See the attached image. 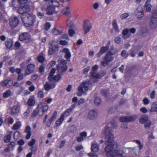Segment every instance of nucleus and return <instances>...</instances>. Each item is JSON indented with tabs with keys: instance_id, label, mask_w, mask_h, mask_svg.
<instances>
[{
	"instance_id": "nucleus-1",
	"label": "nucleus",
	"mask_w": 157,
	"mask_h": 157,
	"mask_svg": "<svg viewBox=\"0 0 157 157\" xmlns=\"http://www.w3.org/2000/svg\"><path fill=\"white\" fill-rule=\"evenodd\" d=\"M111 123L107 125H106L103 131L104 134L105 139V144L113 143L114 139V136L113 134L112 133L111 129L110 128L109 125L112 124Z\"/></svg>"
},
{
	"instance_id": "nucleus-2",
	"label": "nucleus",
	"mask_w": 157,
	"mask_h": 157,
	"mask_svg": "<svg viewBox=\"0 0 157 157\" xmlns=\"http://www.w3.org/2000/svg\"><path fill=\"white\" fill-rule=\"evenodd\" d=\"M36 19V17L32 13L27 14L25 16L22 15L21 19L25 26L29 27L33 25Z\"/></svg>"
},
{
	"instance_id": "nucleus-3",
	"label": "nucleus",
	"mask_w": 157,
	"mask_h": 157,
	"mask_svg": "<svg viewBox=\"0 0 157 157\" xmlns=\"http://www.w3.org/2000/svg\"><path fill=\"white\" fill-rule=\"evenodd\" d=\"M49 44L48 53L50 55H52L56 51L58 50V44L56 41L52 40L49 42Z\"/></svg>"
},
{
	"instance_id": "nucleus-4",
	"label": "nucleus",
	"mask_w": 157,
	"mask_h": 157,
	"mask_svg": "<svg viewBox=\"0 0 157 157\" xmlns=\"http://www.w3.org/2000/svg\"><path fill=\"white\" fill-rule=\"evenodd\" d=\"M106 146L105 148V155L108 157H112V155L115 149L114 148V144L113 143L105 144Z\"/></svg>"
},
{
	"instance_id": "nucleus-5",
	"label": "nucleus",
	"mask_w": 157,
	"mask_h": 157,
	"mask_svg": "<svg viewBox=\"0 0 157 157\" xmlns=\"http://www.w3.org/2000/svg\"><path fill=\"white\" fill-rule=\"evenodd\" d=\"M57 3L59 4L58 2ZM59 7V5L58 6H55L53 4L48 6L46 9V13L48 15H51L53 13H57L59 11L58 8Z\"/></svg>"
},
{
	"instance_id": "nucleus-6",
	"label": "nucleus",
	"mask_w": 157,
	"mask_h": 157,
	"mask_svg": "<svg viewBox=\"0 0 157 157\" xmlns=\"http://www.w3.org/2000/svg\"><path fill=\"white\" fill-rule=\"evenodd\" d=\"M149 25L152 29L157 27V13H155L152 14L150 19Z\"/></svg>"
},
{
	"instance_id": "nucleus-7",
	"label": "nucleus",
	"mask_w": 157,
	"mask_h": 157,
	"mask_svg": "<svg viewBox=\"0 0 157 157\" xmlns=\"http://www.w3.org/2000/svg\"><path fill=\"white\" fill-rule=\"evenodd\" d=\"M30 10V8L29 6L25 4L21 5L18 10V12L20 14H28Z\"/></svg>"
},
{
	"instance_id": "nucleus-8",
	"label": "nucleus",
	"mask_w": 157,
	"mask_h": 157,
	"mask_svg": "<svg viewBox=\"0 0 157 157\" xmlns=\"http://www.w3.org/2000/svg\"><path fill=\"white\" fill-rule=\"evenodd\" d=\"M89 85V82L88 81L83 82L78 87V91L81 93H85L88 90Z\"/></svg>"
},
{
	"instance_id": "nucleus-9",
	"label": "nucleus",
	"mask_w": 157,
	"mask_h": 157,
	"mask_svg": "<svg viewBox=\"0 0 157 157\" xmlns=\"http://www.w3.org/2000/svg\"><path fill=\"white\" fill-rule=\"evenodd\" d=\"M132 152L134 153L137 155L140 154V151H137V148L136 147L124 148V153L128 154Z\"/></svg>"
},
{
	"instance_id": "nucleus-10",
	"label": "nucleus",
	"mask_w": 157,
	"mask_h": 157,
	"mask_svg": "<svg viewBox=\"0 0 157 157\" xmlns=\"http://www.w3.org/2000/svg\"><path fill=\"white\" fill-rule=\"evenodd\" d=\"M10 25L12 28L16 27L19 24V20L18 17L16 16H12L9 19Z\"/></svg>"
},
{
	"instance_id": "nucleus-11",
	"label": "nucleus",
	"mask_w": 157,
	"mask_h": 157,
	"mask_svg": "<svg viewBox=\"0 0 157 157\" xmlns=\"http://www.w3.org/2000/svg\"><path fill=\"white\" fill-rule=\"evenodd\" d=\"M36 68V66L34 64H28L26 67L25 71V75H29L34 71Z\"/></svg>"
},
{
	"instance_id": "nucleus-12",
	"label": "nucleus",
	"mask_w": 157,
	"mask_h": 157,
	"mask_svg": "<svg viewBox=\"0 0 157 157\" xmlns=\"http://www.w3.org/2000/svg\"><path fill=\"white\" fill-rule=\"evenodd\" d=\"M92 28L91 25L90 21L87 20H85L83 25V28L85 34H86Z\"/></svg>"
},
{
	"instance_id": "nucleus-13",
	"label": "nucleus",
	"mask_w": 157,
	"mask_h": 157,
	"mask_svg": "<svg viewBox=\"0 0 157 157\" xmlns=\"http://www.w3.org/2000/svg\"><path fill=\"white\" fill-rule=\"evenodd\" d=\"M134 14L136 17L140 18L144 16V11L143 9L141 6H139L136 9Z\"/></svg>"
},
{
	"instance_id": "nucleus-14",
	"label": "nucleus",
	"mask_w": 157,
	"mask_h": 157,
	"mask_svg": "<svg viewBox=\"0 0 157 157\" xmlns=\"http://www.w3.org/2000/svg\"><path fill=\"white\" fill-rule=\"evenodd\" d=\"M137 118V117L136 115L123 117L120 118L119 121L121 122H131L135 120Z\"/></svg>"
},
{
	"instance_id": "nucleus-15",
	"label": "nucleus",
	"mask_w": 157,
	"mask_h": 157,
	"mask_svg": "<svg viewBox=\"0 0 157 157\" xmlns=\"http://www.w3.org/2000/svg\"><path fill=\"white\" fill-rule=\"evenodd\" d=\"M37 107L39 108V110L40 111L41 109L43 113L46 111L48 108L47 104L43 101L40 102Z\"/></svg>"
},
{
	"instance_id": "nucleus-16",
	"label": "nucleus",
	"mask_w": 157,
	"mask_h": 157,
	"mask_svg": "<svg viewBox=\"0 0 157 157\" xmlns=\"http://www.w3.org/2000/svg\"><path fill=\"white\" fill-rule=\"evenodd\" d=\"M113 59V57H109L106 55L104 57V60L101 62V64L103 67H105L108 65L109 63Z\"/></svg>"
},
{
	"instance_id": "nucleus-17",
	"label": "nucleus",
	"mask_w": 157,
	"mask_h": 157,
	"mask_svg": "<svg viewBox=\"0 0 157 157\" xmlns=\"http://www.w3.org/2000/svg\"><path fill=\"white\" fill-rule=\"evenodd\" d=\"M98 113L96 111L94 110H90L88 113L87 118L90 120H94L97 116Z\"/></svg>"
},
{
	"instance_id": "nucleus-18",
	"label": "nucleus",
	"mask_w": 157,
	"mask_h": 157,
	"mask_svg": "<svg viewBox=\"0 0 157 157\" xmlns=\"http://www.w3.org/2000/svg\"><path fill=\"white\" fill-rule=\"evenodd\" d=\"M30 35L27 33H24L21 34L19 36V40L21 41L27 40L30 38Z\"/></svg>"
},
{
	"instance_id": "nucleus-19",
	"label": "nucleus",
	"mask_w": 157,
	"mask_h": 157,
	"mask_svg": "<svg viewBox=\"0 0 157 157\" xmlns=\"http://www.w3.org/2000/svg\"><path fill=\"white\" fill-rule=\"evenodd\" d=\"M124 153V149L123 151L122 150L115 149L112 155V157L116 156L117 157H122L123 154Z\"/></svg>"
},
{
	"instance_id": "nucleus-20",
	"label": "nucleus",
	"mask_w": 157,
	"mask_h": 157,
	"mask_svg": "<svg viewBox=\"0 0 157 157\" xmlns=\"http://www.w3.org/2000/svg\"><path fill=\"white\" fill-rule=\"evenodd\" d=\"M62 13L65 15L67 17H70L71 16L70 10L68 6H66L63 8L62 11Z\"/></svg>"
},
{
	"instance_id": "nucleus-21",
	"label": "nucleus",
	"mask_w": 157,
	"mask_h": 157,
	"mask_svg": "<svg viewBox=\"0 0 157 157\" xmlns=\"http://www.w3.org/2000/svg\"><path fill=\"white\" fill-rule=\"evenodd\" d=\"M67 66L66 65H59L57 66V70L59 74H61L63 72H65L67 69Z\"/></svg>"
},
{
	"instance_id": "nucleus-22",
	"label": "nucleus",
	"mask_w": 157,
	"mask_h": 157,
	"mask_svg": "<svg viewBox=\"0 0 157 157\" xmlns=\"http://www.w3.org/2000/svg\"><path fill=\"white\" fill-rule=\"evenodd\" d=\"M117 50L114 47L112 46L111 47L110 50L106 53V55L109 57H112L111 56L114 55L117 52Z\"/></svg>"
},
{
	"instance_id": "nucleus-23",
	"label": "nucleus",
	"mask_w": 157,
	"mask_h": 157,
	"mask_svg": "<svg viewBox=\"0 0 157 157\" xmlns=\"http://www.w3.org/2000/svg\"><path fill=\"white\" fill-rule=\"evenodd\" d=\"M61 74L59 73L56 75H53V76H52L51 75H49L48 77V79L49 80L51 81H58L60 78V75Z\"/></svg>"
},
{
	"instance_id": "nucleus-24",
	"label": "nucleus",
	"mask_w": 157,
	"mask_h": 157,
	"mask_svg": "<svg viewBox=\"0 0 157 157\" xmlns=\"http://www.w3.org/2000/svg\"><path fill=\"white\" fill-rule=\"evenodd\" d=\"M26 3H21L20 2V0H13L12 5L14 7L17 8L20 6L21 5H24Z\"/></svg>"
},
{
	"instance_id": "nucleus-25",
	"label": "nucleus",
	"mask_w": 157,
	"mask_h": 157,
	"mask_svg": "<svg viewBox=\"0 0 157 157\" xmlns=\"http://www.w3.org/2000/svg\"><path fill=\"white\" fill-rule=\"evenodd\" d=\"M31 128L30 127L29 125H28L26 127L24 132L27 133L25 137L26 139H29L31 136Z\"/></svg>"
},
{
	"instance_id": "nucleus-26",
	"label": "nucleus",
	"mask_w": 157,
	"mask_h": 157,
	"mask_svg": "<svg viewBox=\"0 0 157 157\" xmlns=\"http://www.w3.org/2000/svg\"><path fill=\"white\" fill-rule=\"evenodd\" d=\"M10 114L13 115L18 113L19 111V108L18 105H15L11 108Z\"/></svg>"
},
{
	"instance_id": "nucleus-27",
	"label": "nucleus",
	"mask_w": 157,
	"mask_h": 157,
	"mask_svg": "<svg viewBox=\"0 0 157 157\" xmlns=\"http://www.w3.org/2000/svg\"><path fill=\"white\" fill-rule=\"evenodd\" d=\"M63 51L65 54V57L67 59H69L71 56V54L69 50L67 48H64ZM68 60L70 61V60L69 59Z\"/></svg>"
},
{
	"instance_id": "nucleus-28",
	"label": "nucleus",
	"mask_w": 157,
	"mask_h": 157,
	"mask_svg": "<svg viewBox=\"0 0 157 157\" xmlns=\"http://www.w3.org/2000/svg\"><path fill=\"white\" fill-rule=\"evenodd\" d=\"M148 117L145 114H144L140 117L139 119V122L141 124H143L148 120Z\"/></svg>"
},
{
	"instance_id": "nucleus-29",
	"label": "nucleus",
	"mask_w": 157,
	"mask_h": 157,
	"mask_svg": "<svg viewBox=\"0 0 157 157\" xmlns=\"http://www.w3.org/2000/svg\"><path fill=\"white\" fill-rule=\"evenodd\" d=\"M56 85L55 83H52L50 84L46 82L44 86V88L46 90H49L51 89L54 88Z\"/></svg>"
},
{
	"instance_id": "nucleus-30",
	"label": "nucleus",
	"mask_w": 157,
	"mask_h": 157,
	"mask_svg": "<svg viewBox=\"0 0 157 157\" xmlns=\"http://www.w3.org/2000/svg\"><path fill=\"white\" fill-rule=\"evenodd\" d=\"M13 82L12 80H6L2 83V86H3L9 87L12 85Z\"/></svg>"
},
{
	"instance_id": "nucleus-31",
	"label": "nucleus",
	"mask_w": 157,
	"mask_h": 157,
	"mask_svg": "<svg viewBox=\"0 0 157 157\" xmlns=\"http://www.w3.org/2000/svg\"><path fill=\"white\" fill-rule=\"evenodd\" d=\"M27 103L29 105L31 106L34 105L35 104V98L34 96H30L28 99Z\"/></svg>"
},
{
	"instance_id": "nucleus-32",
	"label": "nucleus",
	"mask_w": 157,
	"mask_h": 157,
	"mask_svg": "<svg viewBox=\"0 0 157 157\" xmlns=\"http://www.w3.org/2000/svg\"><path fill=\"white\" fill-rule=\"evenodd\" d=\"M90 74L91 77L95 78H101L103 76V75H101L98 73L94 72H90Z\"/></svg>"
},
{
	"instance_id": "nucleus-33",
	"label": "nucleus",
	"mask_w": 157,
	"mask_h": 157,
	"mask_svg": "<svg viewBox=\"0 0 157 157\" xmlns=\"http://www.w3.org/2000/svg\"><path fill=\"white\" fill-rule=\"evenodd\" d=\"M150 2V0H147L145 4L146 11L147 12H150L151 8V6L149 3Z\"/></svg>"
},
{
	"instance_id": "nucleus-34",
	"label": "nucleus",
	"mask_w": 157,
	"mask_h": 157,
	"mask_svg": "<svg viewBox=\"0 0 157 157\" xmlns=\"http://www.w3.org/2000/svg\"><path fill=\"white\" fill-rule=\"evenodd\" d=\"M91 151L93 152H96L98 151L99 146L96 144L92 143L91 145Z\"/></svg>"
},
{
	"instance_id": "nucleus-35",
	"label": "nucleus",
	"mask_w": 157,
	"mask_h": 157,
	"mask_svg": "<svg viewBox=\"0 0 157 157\" xmlns=\"http://www.w3.org/2000/svg\"><path fill=\"white\" fill-rule=\"evenodd\" d=\"M21 121H17L13 125L12 129L13 130H16L19 128L21 125Z\"/></svg>"
},
{
	"instance_id": "nucleus-36",
	"label": "nucleus",
	"mask_w": 157,
	"mask_h": 157,
	"mask_svg": "<svg viewBox=\"0 0 157 157\" xmlns=\"http://www.w3.org/2000/svg\"><path fill=\"white\" fill-rule=\"evenodd\" d=\"M45 60L44 54L42 52H41L38 55L37 58L38 61L40 63H42Z\"/></svg>"
},
{
	"instance_id": "nucleus-37",
	"label": "nucleus",
	"mask_w": 157,
	"mask_h": 157,
	"mask_svg": "<svg viewBox=\"0 0 157 157\" xmlns=\"http://www.w3.org/2000/svg\"><path fill=\"white\" fill-rule=\"evenodd\" d=\"M66 24L67 27L71 28H74V25L72 21L70 19H68L66 21Z\"/></svg>"
},
{
	"instance_id": "nucleus-38",
	"label": "nucleus",
	"mask_w": 157,
	"mask_h": 157,
	"mask_svg": "<svg viewBox=\"0 0 157 157\" xmlns=\"http://www.w3.org/2000/svg\"><path fill=\"white\" fill-rule=\"evenodd\" d=\"M113 25L115 31L117 33L119 32L118 25L117 23L116 20H113Z\"/></svg>"
},
{
	"instance_id": "nucleus-39",
	"label": "nucleus",
	"mask_w": 157,
	"mask_h": 157,
	"mask_svg": "<svg viewBox=\"0 0 157 157\" xmlns=\"http://www.w3.org/2000/svg\"><path fill=\"white\" fill-rule=\"evenodd\" d=\"M149 111L151 112H157V104L155 103L153 104L151 106V109Z\"/></svg>"
},
{
	"instance_id": "nucleus-40",
	"label": "nucleus",
	"mask_w": 157,
	"mask_h": 157,
	"mask_svg": "<svg viewBox=\"0 0 157 157\" xmlns=\"http://www.w3.org/2000/svg\"><path fill=\"white\" fill-rule=\"evenodd\" d=\"M78 100V98L77 97H74L72 98V102L73 103H74L71 105V106L70 108H71L73 109L75 107V106L76 105V102H77Z\"/></svg>"
},
{
	"instance_id": "nucleus-41",
	"label": "nucleus",
	"mask_w": 157,
	"mask_h": 157,
	"mask_svg": "<svg viewBox=\"0 0 157 157\" xmlns=\"http://www.w3.org/2000/svg\"><path fill=\"white\" fill-rule=\"evenodd\" d=\"M144 127L146 129H148L151 126V121L150 120H149L144 123Z\"/></svg>"
},
{
	"instance_id": "nucleus-42",
	"label": "nucleus",
	"mask_w": 157,
	"mask_h": 157,
	"mask_svg": "<svg viewBox=\"0 0 157 157\" xmlns=\"http://www.w3.org/2000/svg\"><path fill=\"white\" fill-rule=\"evenodd\" d=\"M129 32V30L128 29H124L122 32L123 37L124 39L126 38L125 36L128 34Z\"/></svg>"
},
{
	"instance_id": "nucleus-43",
	"label": "nucleus",
	"mask_w": 157,
	"mask_h": 157,
	"mask_svg": "<svg viewBox=\"0 0 157 157\" xmlns=\"http://www.w3.org/2000/svg\"><path fill=\"white\" fill-rule=\"evenodd\" d=\"M11 94V92L10 90H8L4 92L3 94V97L4 98L8 97Z\"/></svg>"
},
{
	"instance_id": "nucleus-44",
	"label": "nucleus",
	"mask_w": 157,
	"mask_h": 157,
	"mask_svg": "<svg viewBox=\"0 0 157 157\" xmlns=\"http://www.w3.org/2000/svg\"><path fill=\"white\" fill-rule=\"evenodd\" d=\"M57 115V112L56 111H55L54 112L52 117L49 119V121L50 122H52L54 121L56 118Z\"/></svg>"
},
{
	"instance_id": "nucleus-45",
	"label": "nucleus",
	"mask_w": 157,
	"mask_h": 157,
	"mask_svg": "<svg viewBox=\"0 0 157 157\" xmlns=\"http://www.w3.org/2000/svg\"><path fill=\"white\" fill-rule=\"evenodd\" d=\"M109 47L107 46L102 47L101 48L100 50L103 54L105 53L109 49Z\"/></svg>"
},
{
	"instance_id": "nucleus-46",
	"label": "nucleus",
	"mask_w": 157,
	"mask_h": 157,
	"mask_svg": "<svg viewBox=\"0 0 157 157\" xmlns=\"http://www.w3.org/2000/svg\"><path fill=\"white\" fill-rule=\"evenodd\" d=\"M5 45L7 48H10L12 46V42L11 40L6 41L5 42Z\"/></svg>"
},
{
	"instance_id": "nucleus-47",
	"label": "nucleus",
	"mask_w": 157,
	"mask_h": 157,
	"mask_svg": "<svg viewBox=\"0 0 157 157\" xmlns=\"http://www.w3.org/2000/svg\"><path fill=\"white\" fill-rule=\"evenodd\" d=\"M40 110H39V108L38 107L35 109L32 113V116L33 117H36L38 113Z\"/></svg>"
},
{
	"instance_id": "nucleus-48",
	"label": "nucleus",
	"mask_w": 157,
	"mask_h": 157,
	"mask_svg": "<svg viewBox=\"0 0 157 157\" xmlns=\"http://www.w3.org/2000/svg\"><path fill=\"white\" fill-rule=\"evenodd\" d=\"M129 16V14L127 13H125L121 14L120 17L121 20L125 19Z\"/></svg>"
},
{
	"instance_id": "nucleus-49",
	"label": "nucleus",
	"mask_w": 157,
	"mask_h": 157,
	"mask_svg": "<svg viewBox=\"0 0 157 157\" xmlns=\"http://www.w3.org/2000/svg\"><path fill=\"white\" fill-rule=\"evenodd\" d=\"M101 101L100 98L98 97L96 98L94 101V103L96 105H98L100 104Z\"/></svg>"
},
{
	"instance_id": "nucleus-50",
	"label": "nucleus",
	"mask_w": 157,
	"mask_h": 157,
	"mask_svg": "<svg viewBox=\"0 0 157 157\" xmlns=\"http://www.w3.org/2000/svg\"><path fill=\"white\" fill-rule=\"evenodd\" d=\"M101 91L102 95L105 96H106L109 93L108 90H102Z\"/></svg>"
},
{
	"instance_id": "nucleus-51",
	"label": "nucleus",
	"mask_w": 157,
	"mask_h": 157,
	"mask_svg": "<svg viewBox=\"0 0 157 157\" xmlns=\"http://www.w3.org/2000/svg\"><path fill=\"white\" fill-rule=\"evenodd\" d=\"M63 119H62V117H61L56 121V124L57 126H59L61 124Z\"/></svg>"
},
{
	"instance_id": "nucleus-52",
	"label": "nucleus",
	"mask_w": 157,
	"mask_h": 157,
	"mask_svg": "<svg viewBox=\"0 0 157 157\" xmlns=\"http://www.w3.org/2000/svg\"><path fill=\"white\" fill-rule=\"evenodd\" d=\"M11 139V135H8L4 137V141L5 142H8Z\"/></svg>"
},
{
	"instance_id": "nucleus-53",
	"label": "nucleus",
	"mask_w": 157,
	"mask_h": 157,
	"mask_svg": "<svg viewBox=\"0 0 157 157\" xmlns=\"http://www.w3.org/2000/svg\"><path fill=\"white\" fill-rule=\"evenodd\" d=\"M69 35L70 36H73L74 34L75 33V32L74 30L72 29H70L68 31Z\"/></svg>"
},
{
	"instance_id": "nucleus-54",
	"label": "nucleus",
	"mask_w": 157,
	"mask_h": 157,
	"mask_svg": "<svg viewBox=\"0 0 157 157\" xmlns=\"http://www.w3.org/2000/svg\"><path fill=\"white\" fill-rule=\"evenodd\" d=\"M36 142V140L34 139H32L31 141L29 142L28 143V144L30 146H33V145Z\"/></svg>"
},
{
	"instance_id": "nucleus-55",
	"label": "nucleus",
	"mask_w": 157,
	"mask_h": 157,
	"mask_svg": "<svg viewBox=\"0 0 157 157\" xmlns=\"http://www.w3.org/2000/svg\"><path fill=\"white\" fill-rule=\"evenodd\" d=\"M38 97L39 98H43L44 96V93L41 91H39L37 94Z\"/></svg>"
},
{
	"instance_id": "nucleus-56",
	"label": "nucleus",
	"mask_w": 157,
	"mask_h": 157,
	"mask_svg": "<svg viewBox=\"0 0 157 157\" xmlns=\"http://www.w3.org/2000/svg\"><path fill=\"white\" fill-rule=\"evenodd\" d=\"M51 26V25L49 23L47 22L44 25V29L46 30L49 29Z\"/></svg>"
},
{
	"instance_id": "nucleus-57",
	"label": "nucleus",
	"mask_w": 157,
	"mask_h": 157,
	"mask_svg": "<svg viewBox=\"0 0 157 157\" xmlns=\"http://www.w3.org/2000/svg\"><path fill=\"white\" fill-rule=\"evenodd\" d=\"M37 16L40 19L43 18L44 17V14L40 12H37Z\"/></svg>"
},
{
	"instance_id": "nucleus-58",
	"label": "nucleus",
	"mask_w": 157,
	"mask_h": 157,
	"mask_svg": "<svg viewBox=\"0 0 157 157\" xmlns=\"http://www.w3.org/2000/svg\"><path fill=\"white\" fill-rule=\"evenodd\" d=\"M19 132H16L14 134L13 138L15 139H17L19 137Z\"/></svg>"
},
{
	"instance_id": "nucleus-59",
	"label": "nucleus",
	"mask_w": 157,
	"mask_h": 157,
	"mask_svg": "<svg viewBox=\"0 0 157 157\" xmlns=\"http://www.w3.org/2000/svg\"><path fill=\"white\" fill-rule=\"evenodd\" d=\"M85 100L83 98H81L78 101V105H80L82 104L83 103H84Z\"/></svg>"
},
{
	"instance_id": "nucleus-60",
	"label": "nucleus",
	"mask_w": 157,
	"mask_h": 157,
	"mask_svg": "<svg viewBox=\"0 0 157 157\" xmlns=\"http://www.w3.org/2000/svg\"><path fill=\"white\" fill-rule=\"evenodd\" d=\"M99 4L97 2L94 3L93 5V8L95 10H97L99 7Z\"/></svg>"
},
{
	"instance_id": "nucleus-61",
	"label": "nucleus",
	"mask_w": 157,
	"mask_h": 157,
	"mask_svg": "<svg viewBox=\"0 0 157 157\" xmlns=\"http://www.w3.org/2000/svg\"><path fill=\"white\" fill-rule=\"evenodd\" d=\"M90 69V67H87L84 70H83V73L84 74H86L88 72Z\"/></svg>"
},
{
	"instance_id": "nucleus-62",
	"label": "nucleus",
	"mask_w": 157,
	"mask_h": 157,
	"mask_svg": "<svg viewBox=\"0 0 157 157\" xmlns=\"http://www.w3.org/2000/svg\"><path fill=\"white\" fill-rule=\"evenodd\" d=\"M56 64V62L54 61H52L50 62L49 63L48 65V66H49V67L50 68V67H52V66H54Z\"/></svg>"
},
{
	"instance_id": "nucleus-63",
	"label": "nucleus",
	"mask_w": 157,
	"mask_h": 157,
	"mask_svg": "<svg viewBox=\"0 0 157 157\" xmlns=\"http://www.w3.org/2000/svg\"><path fill=\"white\" fill-rule=\"evenodd\" d=\"M144 104V105H147L149 103V101L147 98H145L143 100Z\"/></svg>"
},
{
	"instance_id": "nucleus-64",
	"label": "nucleus",
	"mask_w": 157,
	"mask_h": 157,
	"mask_svg": "<svg viewBox=\"0 0 157 157\" xmlns=\"http://www.w3.org/2000/svg\"><path fill=\"white\" fill-rule=\"evenodd\" d=\"M45 67L42 65H41L39 67V71L40 73H41L44 71Z\"/></svg>"
}]
</instances>
